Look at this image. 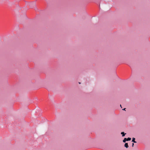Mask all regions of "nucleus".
I'll list each match as a JSON object with an SVG mask.
<instances>
[{"label": "nucleus", "mask_w": 150, "mask_h": 150, "mask_svg": "<svg viewBox=\"0 0 150 150\" xmlns=\"http://www.w3.org/2000/svg\"><path fill=\"white\" fill-rule=\"evenodd\" d=\"M125 146L126 148H127L128 147V145L127 143H126L125 144Z\"/></svg>", "instance_id": "obj_2"}, {"label": "nucleus", "mask_w": 150, "mask_h": 150, "mask_svg": "<svg viewBox=\"0 0 150 150\" xmlns=\"http://www.w3.org/2000/svg\"><path fill=\"white\" fill-rule=\"evenodd\" d=\"M135 138H133L132 139V142H133L134 143H136L137 142L135 141Z\"/></svg>", "instance_id": "obj_3"}, {"label": "nucleus", "mask_w": 150, "mask_h": 150, "mask_svg": "<svg viewBox=\"0 0 150 150\" xmlns=\"http://www.w3.org/2000/svg\"><path fill=\"white\" fill-rule=\"evenodd\" d=\"M31 5V4H29V5Z\"/></svg>", "instance_id": "obj_9"}, {"label": "nucleus", "mask_w": 150, "mask_h": 150, "mask_svg": "<svg viewBox=\"0 0 150 150\" xmlns=\"http://www.w3.org/2000/svg\"><path fill=\"white\" fill-rule=\"evenodd\" d=\"M121 134H122V132H121Z\"/></svg>", "instance_id": "obj_8"}, {"label": "nucleus", "mask_w": 150, "mask_h": 150, "mask_svg": "<svg viewBox=\"0 0 150 150\" xmlns=\"http://www.w3.org/2000/svg\"><path fill=\"white\" fill-rule=\"evenodd\" d=\"M120 106L121 107V108H122V105H121V104L120 105Z\"/></svg>", "instance_id": "obj_7"}, {"label": "nucleus", "mask_w": 150, "mask_h": 150, "mask_svg": "<svg viewBox=\"0 0 150 150\" xmlns=\"http://www.w3.org/2000/svg\"><path fill=\"white\" fill-rule=\"evenodd\" d=\"M134 143H133L132 144V147H133L134 146Z\"/></svg>", "instance_id": "obj_5"}, {"label": "nucleus", "mask_w": 150, "mask_h": 150, "mask_svg": "<svg viewBox=\"0 0 150 150\" xmlns=\"http://www.w3.org/2000/svg\"><path fill=\"white\" fill-rule=\"evenodd\" d=\"M125 134H125L124 132H122V137L124 136Z\"/></svg>", "instance_id": "obj_4"}, {"label": "nucleus", "mask_w": 150, "mask_h": 150, "mask_svg": "<svg viewBox=\"0 0 150 150\" xmlns=\"http://www.w3.org/2000/svg\"><path fill=\"white\" fill-rule=\"evenodd\" d=\"M131 139L130 138L128 137L127 138H125L124 140H123V142L125 143L126 141H130L131 140Z\"/></svg>", "instance_id": "obj_1"}, {"label": "nucleus", "mask_w": 150, "mask_h": 150, "mask_svg": "<svg viewBox=\"0 0 150 150\" xmlns=\"http://www.w3.org/2000/svg\"><path fill=\"white\" fill-rule=\"evenodd\" d=\"M125 108H124V109H122V110H125Z\"/></svg>", "instance_id": "obj_6"}]
</instances>
